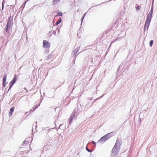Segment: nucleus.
I'll return each mask as SVG.
<instances>
[{"instance_id": "1", "label": "nucleus", "mask_w": 157, "mask_h": 157, "mask_svg": "<svg viewBox=\"0 0 157 157\" xmlns=\"http://www.w3.org/2000/svg\"><path fill=\"white\" fill-rule=\"evenodd\" d=\"M82 110V107L81 105L78 104L77 107L74 109L70 116L69 121V125L72 123L74 118L76 117L79 114Z\"/></svg>"}, {"instance_id": "2", "label": "nucleus", "mask_w": 157, "mask_h": 157, "mask_svg": "<svg viewBox=\"0 0 157 157\" xmlns=\"http://www.w3.org/2000/svg\"><path fill=\"white\" fill-rule=\"evenodd\" d=\"M121 145V143L118 140H116V143L112 150V154L113 155H117L120 149V146Z\"/></svg>"}, {"instance_id": "3", "label": "nucleus", "mask_w": 157, "mask_h": 157, "mask_svg": "<svg viewBox=\"0 0 157 157\" xmlns=\"http://www.w3.org/2000/svg\"><path fill=\"white\" fill-rule=\"evenodd\" d=\"M12 21L10 20V17L9 18V19L7 21V23L6 26L5 30L6 32L9 33L10 29L12 24Z\"/></svg>"}, {"instance_id": "4", "label": "nucleus", "mask_w": 157, "mask_h": 157, "mask_svg": "<svg viewBox=\"0 0 157 157\" xmlns=\"http://www.w3.org/2000/svg\"><path fill=\"white\" fill-rule=\"evenodd\" d=\"M17 76L15 75L12 79L10 83L9 88L7 91V92H9V90L11 88L13 84L15 83L17 81Z\"/></svg>"}, {"instance_id": "5", "label": "nucleus", "mask_w": 157, "mask_h": 157, "mask_svg": "<svg viewBox=\"0 0 157 157\" xmlns=\"http://www.w3.org/2000/svg\"><path fill=\"white\" fill-rule=\"evenodd\" d=\"M43 47L45 48H49L50 46V43L44 40L43 41Z\"/></svg>"}, {"instance_id": "6", "label": "nucleus", "mask_w": 157, "mask_h": 157, "mask_svg": "<svg viewBox=\"0 0 157 157\" xmlns=\"http://www.w3.org/2000/svg\"><path fill=\"white\" fill-rule=\"evenodd\" d=\"M152 18V16H151V15H147V17L146 18V23H148V25L147 26V29H148V28L151 20V19Z\"/></svg>"}, {"instance_id": "7", "label": "nucleus", "mask_w": 157, "mask_h": 157, "mask_svg": "<svg viewBox=\"0 0 157 157\" xmlns=\"http://www.w3.org/2000/svg\"><path fill=\"white\" fill-rule=\"evenodd\" d=\"M107 139H106L104 136L102 137L98 141V143H100L101 144H103L107 141Z\"/></svg>"}, {"instance_id": "8", "label": "nucleus", "mask_w": 157, "mask_h": 157, "mask_svg": "<svg viewBox=\"0 0 157 157\" xmlns=\"http://www.w3.org/2000/svg\"><path fill=\"white\" fill-rule=\"evenodd\" d=\"M80 48V47H79L75 49L73 51L72 54H74V56H75L77 54V52H78Z\"/></svg>"}, {"instance_id": "9", "label": "nucleus", "mask_w": 157, "mask_h": 157, "mask_svg": "<svg viewBox=\"0 0 157 157\" xmlns=\"http://www.w3.org/2000/svg\"><path fill=\"white\" fill-rule=\"evenodd\" d=\"M14 107H12L10 109V111L9 113V117H10L12 115V113L14 111Z\"/></svg>"}, {"instance_id": "10", "label": "nucleus", "mask_w": 157, "mask_h": 157, "mask_svg": "<svg viewBox=\"0 0 157 157\" xmlns=\"http://www.w3.org/2000/svg\"><path fill=\"white\" fill-rule=\"evenodd\" d=\"M6 77H7V75H5L3 78L2 80V83H6Z\"/></svg>"}, {"instance_id": "11", "label": "nucleus", "mask_w": 157, "mask_h": 157, "mask_svg": "<svg viewBox=\"0 0 157 157\" xmlns=\"http://www.w3.org/2000/svg\"><path fill=\"white\" fill-rule=\"evenodd\" d=\"M148 25V23H146V22L145 21V25H144V31H145V30L146 28V27H147V30H148V29H147V26Z\"/></svg>"}, {"instance_id": "12", "label": "nucleus", "mask_w": 157, "mask_h": 157, "mask_svg": "<svg viewBox=\"0 0 157 157\" xmlns=\"http://www.w3.org/2000/svg\"><path fill=\"white\" fill-rule=\"evenodd\" d=\"M60 0H53L52 1V4L53 5H54L57 2H59Z\"/></svg>"}, {"instance_id": "13", "label": "nucleus", "mask_w": 157, "mask_h": 157, "mask_svg": "<svg viewBox=\"0 0 157 157\" xmlns=\"http://www.w3.org/2000/svg\"><path fill=\"white\" fill-rule=\"evenodd\" d=\"M109 133L110 134L109 135V136H110V138L112 136H114L115 134V133H114V132H111Z\"/></svg>"}, {"instance_id": "14", "label": "nucleus", "mask_w": 157, "mask_h": 157, "mask_svg": "<svg viewBox=\"0 0 157 157\" xmlns=\"http://www.w3.org/2000/svg\"><path fill=\"white\" fill-rule=\"evenodd\" d=\"M62 21V19L61 18H60L56 23V25H58Z\"/></svg>"}, {"instance_id": "15", "label": "nucleus", "mask_w": 157, "mask_h": 157, "mask_svg": "<svg viewBox=\"0 0 157 157\" xmlns=\"http://www.w3.org/2000/svg\"><path fill=\"white\" fill-rule=\"evenodd\" d=\"M110 134L109 133H107L104 136L105 138L108 140L110 138V136H109V135Z\"/></svg>"}, {"instance_id": "16", "label": "nucleus", "mask_w": 157, "mask_h": 157, "mask_svg": "<svg viewBox=\"0 0 157 157\" xmlns=\"http://www.w3.org/2000/svg\"><path fill=\"white\" fill-rule=\"evenodd\" d=\"M124 67V66L123 65H122V63L119 66V67L117 70V71L118 72H119L120 69H121V67Z\"/></svg>"}, {"instance_id": "17", "label": "nucleus", "mask_w": 157, "mask_h": 157, "mask_svg": "<svg viewBox=\"0 0 157 157\" xmlns=\"http://www.w3.org/2000/svg\"><path fill=\"white\" fill-rule=\"evenodd\" d=\"M124 12H123V11H121L120 13V17H122L124 16Z\"/></svg>"}, {"instance_id": "18", "label": "nucleus", "mask_w": 157, "mask_h": 157, "mask_svg": "<svg viewBox=\"0 0 157 157\" xmlns=\"http://www.w3.org/2000/svg\"><path fill=\"white\" fill-rule=\"evenodd\" d=\"M153 40H151L149 42V45L150 46H151L153 44Z\"/></svg>"}, {"instance_id": "19", "label": "nucleus", "mask_w": 157, "mask_h": 157, "mask_svg": "<svg viewBox=\"0 0 157 157\" xmlns=\"http://www.w3.org/2000/svg\"><path fill=\"white\" fill-rule=\"evenodd\" d=\"M153 13V10H150V11L149 12L148 15H151V16H152Z\"/></svg>"}, {"instance_id": "20", "label": "nucleus", "mask_w": 157, "mask_h": 157, "mask_svg": "<svg viewBox=\"0 0 157 157\" xmlns=\"http://www.w3.org/2000/svg\"><path fill=\"white\" fill-rule=\"evenodd\" d=\"M58 15L59 16H62L63 15L62 13L61 12H59L57 13Z\"/></svg>"}, {"instance_id": "21", "label": "nucleus", "mask_w": 157, "mask_h": 157, "mask_svg": "<svg viewBox=\"0 0 157 157\" xmlns=\"http://www.w3.org/2000/svg\"><path fill=\"white\" fill-rule=\"evenodd\" d=\"M29 143V142L28 141L25 140L23 142L22 144L23 145L25 144H28Z\"/></svg>"}, {"instance_id": "22", "label": "nucleus", "mask_w": 157, "mask_h": 157, "mask_svg": "<svg viewBox=\"0 0 157 157\" xmlns=\"http://www.w3.org/2000/svg\"><path fill=\"white\" fill-rule=\"evenodd\" d=\"M37 107H38V106L36 105V108H33V110H32L33 109H32L31 110V111L33 112L36 109V108H37Z\"/></svg>"}, {"instance_id": "23", "label": "nucleus", "mask_w": 157, "mask_h": 157, "mask_svg": "<svg viewBox=\"0 0 157 157\" xmlns=\"http://www.w3.org/2000/svg\"><path fill=\"white\" fill-rule=\"evenodd\" d=\"M53 55L52 54H50V55H48L47 57V59H49Z\"/></svg>"}, {"instance_id": "24", "label": "nucleus", "mask_w": 157, "mask_h": 157, "mask_svg": "<svg viewBox=\"0 0 157 157\" xmlns=\"http://www.w3.org/2000/svg\"><path fill=\"white\" fill-rule=\"evenodd\" d=\"M84 17L83 16H82V17L81 19V24H82V21H83V20L84 19Z\"/></svg>"}, {"instance_id": "25", "label": "nucleus", "mask_w": 157, "mask_h": 157, "mask_svg": "<svg viewBox=\"0 0 157 157\" xmlns=\"http://www.w3.org/2000/svg\"><path fill=\"white\" fill-rule=\"evenodd\" d=\"M86 150L89 152H91L92 151L89 150L87 147H86Z\"/></svg>"}, {"instance_id": "26", "label": "nucleus", "mask_w": 157, "mask_h": 157, "mask_svg": "<svg viewBox=\"0 0 157 157\" xmlns=\"http://www.w3.org/2000/svg\"><path fill=\"white\" fill-rule=\"evenodd\" d=\"M103 95H102V96L101 97H99V98H97V99H95L94 100V101L93 102V103L95 101H96V100H97L98 99H99L100 98H102V97H103Z\"/></svg>"}, {"instance_id": "27", "label": "nucleus", "mask_w": 157, "mask_h": 157, "mask_svg": "<svg viewBox=\"0 0 157 157\" xmlns=\"http://www.w3.org/2000/svg\"><path fill=\"white\" fill-rule=\"evenodd\" d=\"M141 9V6H137L136 8V9L137 10H139Z\"/></svg>"}, {"instance_id": "28", "label": "nucleus", "mask_w": 157, "mask_h": 157, "mask_svg": "<svg viewBox=\"0 0 157 157\" xmlns=\"http://www.w3.org/2000/svg\"><path fill=\"white\" fill-rule=\"evenodd\" d=\"M92 143L94 144L95 146H96V143H95V142H94V141H92Z\"/></svg>"}, {"instance_id": "29", "label": "nucleus", "mask_w": 157, "mask_h": 157, "mask_svg": "<svg viewBox=\"0 0 157 157\" xmlns=\"http://www.w3.org/2000/svg\"><path fill=\"white\" fill-rule=\"evenodd\" d=\"M2 85L4 87H5L6 86V83H2Z\"/></svg>"}, {"instance_id": "30", "label": "nucleus", "mask_w": 157, "mask_h": 157, "mask_svg": "<svg viewBox=\"0 0 157 157\" xmlns=\"http://www.w3.org/2000/svg\"><path fill=\"white\" fill-rule=\"evenodd\" d=\"M26 2H27V1L25 2V3L24 4H23L22 5V6H23V7H24L25 6V4H26Z\"/></svg>"}, {"instance_id": "31", "label": "nucleus", "mask_w": 157, "mask_h": 157, "mask_svg": "<svg viewBox=\"0 0 157 157\" xmlns=\"http://www.w3.org/2000/svg\"><path fill=\"white\" fill-rule=\"evenodd\" d=\"M53 33L54 34V35H56V31H53Z\"/></svg>"}, {"instance_id": "32", "label": "nucleus", "mask_w": 157, "mask_h": 157, "mask_svg": "<svg viewBox=\"0 0 157 157\" xmlns=\"http://www.w3.org/2000/svg\"><path fill=\"white\" fill-rule=\"evenodd\" d=\"M86 13H87V12H86L84 14H83V16L85 17V16H86Z\"/></svg>"}, {"instance_id": "33", "label": "nucleus", "mask_w": 157, "mask_h": 157, "mask_svg": "<svg viewBox=\"0 0 157 157\" xmlns=\"http://www.w3.org/2000/svg\"><path fill=\"white\" fill-rule=\"evenodd\" d=\"M24 89L25 90H26V91H27V90L25 87L24 88Z\"/></svg>"}, {"instance_id": "34", "label": "nucleus", "mask_w": 157, "mask_h": 157, "mask_svg": "<svg viewBox=\"0 0 157 157\" xmlns=\"http://www.w3.org/2000/svg\"><path fill=\"white\" fill-rule=\"evenodd\" d=\"M63 124H60L59 126V128H60V127H61V126H62Z\"/></svg>"}, {"instance_id": "35", "label": "nucleus", "mask_w": 157, "mask_h": 157, "mask_svg": "<svg viewBox=\"0 0 157 157\" xmlns=\"http://www.w3.org/2000/svg\"><path fill=\"white\" fill-rule=\"evenodd\" d=\"M117 39H118V38L116 39L115 40V41H113V42H112V43H113V42H115V41H116L117 40Z\"/></svg>"}, {"instance_id": "36", "label": "nucleus", "mask_w": 157, "mask_h": 157, "mask_svg": "<svg viewBox=\"0 0 157 157\" xmlns=\"http://www.w3.org/2000/svg\"><path fill=\"white\" fill-rule=\"evenodd\" d=\"M59 31H60V30H59V29L58 30V33H59Z\"/></svg>"}, {"instance_id": "37", "label": "nucleus", "mask_w": 157, "mask_h": 157, "mask_svg": "<svg viewBox=\"0 0 157 157\" xmlns=\"http://www.w3.org/2000/svg\"><path fill=\"white\" fill-rule=\"evenodd\" d=\"M58 16V15H55V17H57Z\"/></svg>"}, {"instance_id": "38", "label": "nucleus", "mask_w": 157, "mask_h": 157, "mask_svg": "<svg viewBox=\"0 0 157 157\" xmlns=\"http://www.w3.org/2000/svg\"><path fill=\"white\" fill-rule=\"evenodd\" d=\"M2 7H3V2L2 3Z\"/></svg>"}, {"instance_id": "39", "label": "nucleus", "mask_w": 157, "mask_h": 157, "mask_svg": "<svg viewBox=\"0 0 157 157\" xmlns=\"http://www.w3.org/2000/svg\"><path fill=\"white\" fill-rule=\"evenodd\" d=\"M40 104H39V105H38V106H40Z\"/></svg>"}, {"instance_id": "40", "label": "nucleus", "mask_w": 157, "mask_h": 157, "mask_svg": "<svg viewBox=\"0 0 157 157\" xmlns=\"http://www.w3.org/2000/svg\"><path fill=\"white\" fill-rule=\"evenodd\" d=\"M37 123V121H36V123Z\"/></svg>"}, {"instance_id": "41", "label": "nucleus", "mask_w": 157, "mask_h": 157, "mask_svg": "<svg viewBox=\"0 0 157 157\" xmlns=\"http://www.w3.org/2000/svg\"><path fill=\"white\" fill-rule=\"evenodd\" d=\"M79 153H78V155H79Z\"/></svg>"}, {"instance_id": "42", "label": "nucleus", "mask_w": 157, "mask_h": 157, "mask_svg": "<svg viewBox=\"0 0 157 157\" xmlns=\"http://www.w3.org/2000/svg\"><path fill=\"white\" fill-rule=\"evenodd\" d=\"M79 153H78V155H79Z\"/></svg>"}]
</instances>
